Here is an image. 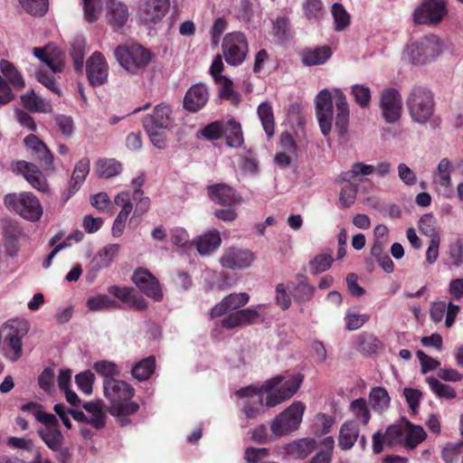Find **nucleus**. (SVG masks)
<instances>
[{
    "instance_id": "f257e3e1",
    "label": "nucleus",
    "mask_w": 463,
    "mask_h": 463,
    "mask_svg": "<svg viewBox=\"0 0 463 463\" xmlns=\"http://www.w3.org/2000/svg\"><path fill=\"white\" fill-rule=\"evenodd\" d=\"M301 383L302 377L298 375H294L288 380L277 376L265 382L260 389L247 387L239 390L237 394L250 398L244 405V412L247 418L253 419L260 414L263 405L273 408L290 399L298 392Z\"/></svg>"
},
{
    "instance_id": "f03ea898",
    "label": "nucleus",
    "mask_w": 463,
    "mask_h": 463,
    "mask_svg": "<svg viewBox=\"0 0 463 463\" xmlns=\"http://www.w3.org/2000/svg\"><path fill=\"white\" fill-rule=\"evenodd\" d=\"M316 115L320 130L327 137L332 130L333 120L340 136L347 131L349 123V105L345 93L339 89L331 92L327 89L321 90L315 99Z\"/></svg>"
},
{
    "instance_id": "7ed1b4c3",
    "label": "nucleus",
    "mask_w": 463,
    "mask_h": 463,
    "mask_svg": "<svg viewBox=\"0 0 463 463\" xmlns=\"http://www.w3.org/2000/svg\"><path fill=\"white\" fill-rule=\"evenodd\" d=\"M104 395L109 401V413L125 426L129 423L128 417L137 412L139 404L130 402L135 389L127 382L118 379H104Z\"/></svg>"
},
{
    "instance_id": "20e7f679",
    "label": "nucleus",
    "mask_w": 463,
    "mask_h": 463,
    "mask_svg": "<svg viewBox=\"0 0 463 463\" xmlns=\"http://www.w3.org/2000/svg\"><path fill=\"white\" fill-rule=\"evenodd\" d=\"M443 40L434 33L411 42L406 47V56L414 65H425L435 61L444 52Z\"/></svg>"
},
{
    "instance_id": "39448f33",
    "label": "nucleus",
    "mask_w": 463,
    "mask_h": 463,
    "mask_svg": "<svg viewBox=\"0 0 463 463\" xmlns=\"http://www.w3.org/2000/svg\"><path fill=\"white\" fill-rule=\"evenodd\" d=\"M406 106L411 120L417 124L428 123L434 115L432 92L426 87L414 86L406 98Z\"/></svg>"
},
{
    "instance_id": "423d86ee",
    "label": "nucleus",
    "mask_w": 463,
    "mask_h": 463,
    "mask_svg": "<svg viewBox=\"0 0 463 463\" xmlns=\"http://www.w3.org/2000/svg\"><path fill=\"white\" fill-rule=\"evenodd\" d=\"M28 331L29 325L25 320L11 319L2 325L3 348L5 357L11 362H17L23 356L22 340Z\"/></svg>"
},
{
    "instance_id": "0eeeda50",
    "label": "nucleus",
    "mask_w": 463,
    "mask_h": 463,
    "mask_svg": "<svg viewBox=\"0 0 463 463\" xmlns=\"http://www.w3.org/2000/svg\"><path fill=\"white\" fill-rule=\"evenodd\" d=\"M4 203L8 210L30 222L39 221L43 213L41 202L30 192L8 194Z\"/></svg>"
},
{
    "instance_id": "6e6552de",
    "label": "nucleus",
    "mask_w": 463,
    "mask_h": 463,
    "mask_svg": "<svg viewBox=\"0 0 463 463\" xmlns=\"http://www.w3.org/2000/svg\"><path fill=\"white\" fill-rule=\"evenodd\" d=\"M305 410L302 402H294L278 414L269 424L272 437L279 439L295 432L301 424Z\"/></svg>"
},
{
    "instance_id": "1a4fd4ad",
    "label": "nucleus",
    "mask_w": 463,
    "mask_h": 463,
    "mask_svg": "<svg viewBox=\"0 0 463 463\" xmlns=\"http://www.w3.org/2000/svg\"><path fill=\"white\" fill-rule=\"evenodd\" d=\"M114 55L119 65L131 74L143 71L151 61V53L139 44L118 45Z\"/></svg>"
},
{
    "instance_id": "9d476101",
    "label": "nucleus",
    "mask_w": 463,
    "mask_h": 463,
    "mask_svg": "<svg viewBox=\"0 0 463 463\" xmlns=\"http://www.w3.org/2000/svg\"><path fill=\"white\" fill-rule=\"evenodd\" d=\"M446 0H421L412 13L415 24L438 25L448 15Z\"/></svg>"
},
{
    "instance_id": "9b49d317",
    "label": "nucleus",
    "mask_w": 463,
    "mask_h": 463,
    "mask_svg": "<svg viewBox=\"0 0 463 463\" xmlns=\"http://www.w3.org/2000/svg\"><path fill=\"white\" fill-rule=\"evenodd\" d=\"M170 8V0H140L137 9L139 22L152 27L162 22Z\"/></svg>"
},
{
    "instance_id": "f8f14e48",
    "label": "nucleus",
    "mask_w": 463,
    "mask_h": 463,
    "mask_svg": "<svg viewBox=\"0 0 463 463\" xmlns=\"http://www.w3.org/2000/svg\"><path fill=\"white\" fill-rule=\"evenodd\" d=\"M222 52L227 63L231 65L241 64L248 52L245 35L239 32L227 34L222 42Z\"/></svg>"
},
{
    "instance_id": "ddd939ff",
    "label": "nucleus",
    "mask_w": 463,
    "mask_h": 463,
    "mask_svg": "<svg viewBox=\"0 0 463 463\" xmlns=\"http://www.w3.org/2000/svg\"><path fill=\"white\" fill-rule=\"evenodd\" d=\"M380 109L384 120L389 124L398 122L402 113L400 92L394 88L384 89L380 96Z\"/></svg>"
},
{
    "instance_id": "4468645a",
    "label": "nucleus",
    "mask_w": 463,
    "mask_h": 463,
    "mask_svg": "<svg viewBox=\"0 0 463 463\" xmlns=\"http://www.w3.org/2000/svg\"><path fill=\"white\" fill-rule=\"evenodd\" d=\"M14 173L22 175L25 180L41 193H48L49 185L42 171L35 165L20 160L12 164Z\"/></svg>"
},
{
    "instance_id": "2eb2a0df",
    "label": "nucleus",
    "mask_w": 463,
    "mask_h": 463,
    "mask_svg": "<svg viewBox=\"0 0 463 463\" xmlns=\"http://www.w3.org/2000/svg\"><path fill=\"white\" fill-rule=\"evenodd\" d=\"M86 73L92 86H100L109 78V64L99 52H94L86 61Z\"/></svg>"
},
{
    "instance_id": "dca6fc26",
    "label": "nucleus",
    "mask_w": 463,
    "mask_h": 463,
    "mask_svg": "<svg viewBox=\"0 0 463 463\" xmlns=\"http://www.w3.org/2000/svg\"><path fill=\"white\" fill-rule=\"evenodd\" d=\"M43 424V427L37 430V434L50 449L52 451L61 450V448L63 446L64 437L59 429V421L56 416L53 414Z\"/></svg>"
},
{
    "instance_id": "f3484780",
    "label": "nucleus",
    "mask_w": 463,
    "mask_h": 463,
    "mask_svg": "<svg viewBox=\"0 0 463 463\" xmlns=\"http://www.w3.org/2000/svg\"><path fill=\"white\" fill-rule=\"evenodd\" d=\"M393 447L399 444L404 446V426L403 422L400 425H392L387 428L383 436L377 431L373 436V449L374 453L379 454L383 451V444Z\"/></svg>"
},
{
    "instance_id": "a211bd4d",
    "label": "nucleus",
    "mask_w": 463,
    "mask_h": 463,
    "mask_svg": "<svg viewBox=\"0 0 463 463\" xmlns=\"http://www.w3.org/2000/svg\"><path fill=\"white\" fill-rule=\"evenodd\" d=\"M136 286L147 297L156 301L163 298V293L157 279L146 269H138L135 271L132 278Z\"/></svg>"
},
{
    "instance_id": "6ab92c4d",
    "label": "nucleus",
    "mask_w": 463,
    "mask_h": 463,
    "mask_svg": "<svg viewBox=\"0 0 463 463\" xmlns=\"http://www.w3.org/2000/svg\"><path fill=\"white\" fill-rule=\"evenodd\" d=\"M128 7L118 0H108L106 3V19L114 31L126 25L129 19Z\"/></svg>"
},
{
    "instance_id": "aec40b11",
    "label": "nucleus",
    "mask_w": 463,
    "mask_h": 463,
    "mask_svg": "<svg viewBox=\"0 0 463 463\" xmlns=\"http://www.w3.org/2000/svg\"><path fill=\"white\" fill-rule=\"evenodd\" d=\"M253 260L254 255L251 251L232 248L223 253L220 262L223 268L236 269L250 267Z\"/></svg>"
},
{
    "instance_id": "412c9836",
    "label": "nucleus",
    "mask_w": 463,
    "mask_h": 463,
    "mask_svg": "<svg viewBox=\"0 0 463 463\" xmlns=\"http://www.w3.org/2000/svg\"><path fill=\"white\" fill-rule=\"evenodd\" d=\"M207 194L213 203L223 206L232 207L241 202V196L226 184H216L208 186Z\"/></svg>"
},
{
    "instance_id": "4be33fe9",
    "label": "nucleus",
    "mask_w": 463,
    "mask_h": 463,
    "mask_svg": "<svg viewBox=\"0 0 463 463\" xmlns=\"http://www.w3.org/2000/svg\"><path fill=\"white\" fill-rule=\"evenodd\" d=\"M33 55L44 62L52 72H61L64 68L63 53L54 45L47 44L43 48H33Z\"/></svg>"
},
{
    "instance_id": "5701e85b",
    "label": "nucleus",
    "mask_w": 463,
    "mask_h": 463,
    "mask_svg": "<svg viewBox=\"0 0 463 463\" xmlns=\"http://www.w3.org/2000/svg\"><path fill=\"white\" fill-rule=\"evenodd\" d=\"M209 99L208 89L202 83L193 85L185 93L184 108L190 112L202 109Z\"/></svg>"
},
{
    "instance_id": "b1692460",
    "label": "nucleus",
    "mask_w": 463,
    "mask_h": 463,
    "mask_svg": "<svg viewBox=\"0 0 463 463\" xmlns=\"http://www.w3.org/2000/svg\"><path fill=\"white\" fill-rule=\"evenodd\" d=\"M249 299L250 296L245 292L232 293L212 308L211 317H218L230 311L236 310L245 306Z\"/></svg>"
},
{
    "instance_id": "393cba45",
    "label": "nucleus",
    "mask_w": 463,
    "mask_h": 463,
    "mask_svg": "<svg viewBox=\"0 0 463 463\" xmlns=\"http://www.w3.org/2000/svg\"><path fill=\"white\" fill-rule=\"evenodd\" d=\"M172 110L170 107L165 103L155 107L153 112L147 115L144 120V127H152L167 129L172 123Z\"/></svg>"
},
{
    "instance_id": "a878e982",
    "label": "nucleus",
    "mask_w": 463,
    "mask_h": 463,
    "mask_svg": "<svg viewBox=\"0 0 463 463\" xmlns=\"http://www.w3.org/2000/svg\"><path fill=\"white\" fill-rule=\"evenodd\" d=\"M260 317L255 308H244L238 310L222 319V326L224 328L232 329L254 323Z\"/></svg>"
},
{
    "instance_id": "bb28decb",
    "label": "nucleus",
    "mask_w": 463,
    "mask_h": 463,
    "mask_svg": "<svg viewBox=\"0 0 463 463\" xmlns=\"http://www.w3.org/2000/svg\"><path fill=\"white\" fill-rule=\"evenodd\" d=\"M120 246L118 243H110L99 250L92 258L90 267L97 272L102 269L109 268L115 257L119 252Z\"/></svg>"
},
{
    "instance_id": "cd10ccee",
    "label": "nucleus",
    "mask_w": 463,
    "mask_h": 463,
    "mask_svg": "<svg viewBox=\"0 0 463 463\" xmlns=\"http://www.w3.org/2000/svg\"><path fill=\"white\" fill-rule=\"evenodd\" d=\"M359 426L356 420L343 423L339 431L338 446L343 450L350 449L359 438Z\"/></svg>"
},
{
    "instance_id": "c85d7f7f",
    "label": "nucleus",
    "mask_w": 463,
    "mask_h": 463,
    "mask_svg": "<svg viewBox=\"0 0 463 463\" xmlns=\"http://www.w3.org/2000/svg\"><path fill=\"white\" fill-rule=\"evenodd\" d=\"M24 142L26 147L36 156V157L43 162L45 165H52L53 163V156L46 146V145L35 135H28L24 137Z\"/></svg>"
},
{
    "instance_id": "c756f323",
    "label": "nucleus",
    "mask_w": 463,
    "mask_h": 463,
    "mask_svg": "<svg viewBox=\"0 0 463 463\" xmlns=\"http://www.w3.org/2000/svg\"><path fill=\"white\" fill-rule=\"evenodd\" d=\"M223 136L226 145L232 148H241L244 144L241 125L233 118L224 123Z\"/></svg>"
},
{
    "instance_id": "7c9ffc66",
    "label": "nucleus",
    "mask_w": 463,
    "mask_h": 463,
    "mask_svg": "<svg viewBox=\"0 0 463 463\" xmlns=\"http://www.w3.org/2000/svg\"><path fill=\"white\" fill-rule=\"evenodd\" d=\"M89 172L90 159L82 158L75 165L71 181L69 183V195L67 199L80 188Z\"/></svg>"
},
{
    "instance_id": "2f4dec72",
    "label": "nucleus",
    "mask_w": 463,
    "mask_h": 463,
    "mask_svg": "<svg viewBox=\"0 0 463 463\" xmlns=\"http://www.w3.org/2000/svg\"><path fill=\"white\" fill-rule=\"evenodd\" d=\"M316 448L313 439H298L285 446V450L295 458H305L311 454Z\"/></svg>"
},
{
    "instance_id": "473e14b6",
    "label": "nucleus",
    "mask_w": 463,
    "mask_h": 463,
    "mask_svg": "<svg viewBox=\"0 0 463 463\" xmlns=\"http://www.w3.org/2000/svg\"><path fill=\"white\" fill-rule=\"evenodd\" d=\"M222 239L218 231H209L199 236L195 244L201 255H207L221 245Z\"/></svg>"
},
{
    "instance_id": "72a5a7b5",
    "label": "nucleus",
    "mask_w": 463,
    "mask_h": 463,
    "mask_svg": "<svg viewBox=\"0 0 463 463\" xmlns=\"http://www.w3.org/2000/svg\"><path fill=\"white\" fill-rule=\"evenodd\" d=\"M298 283L293 287V297L298 303L310 301L315 294V287L309 284L308 279L303 274L296 276Z\"/></svg>"
},
{
    "instance_id": "f704fd0d",
    "label": "nucleus",
    "mask_w": 463,
    "mask_h": 463,
    "mask_svg": "<svg viewBox=\"0 0 463 463\" xmlns=\"http://www.w3.org/2000/svg\"><path fill=\"white\" fill-rule=\"evenodd\" d=\"M0 71L1 76L7 80L9 86L12 85L15 89H23L25 86L22 74L11 61L0 60Z\"/></svg>"
},
{
    "instance_id": "c9c22d12",
    "label": "nucleus",
    "mask_w": 463,
    "mask_h": 463,
    "mask_svg": "<svg viewBox=\"0 0 463 463\" xmlns=\"http://www.w3.org/2000/svg\"><path fill=\"white\" fill-rule=\"evenodd\" d=\"M403 426L404 447L414 449L426 439V432L422 427L412 425L407 420L403 422Z\"/></svg>"
},
{
    "instance_id": "e433bc0d",
    "label": "nucleus",
    "mask_w": 463,
    "mask_h": 463,
    "mask_svg": "<svg viewBox=\"0 0 463 463\" xmlns=\"http://www.w3.org/2000/svg\"><path fill=\"white\" fill-rule=\"evenodd\" d=\"M21 101L31 111L50 113L52 109L51 103L47 99L36 96L33 90L22 95Z\"/></svg>"
},
{
    "instance_id": "4c0bfd02",
    "label": "nucleus",
    "mask_w": 463,
    "mask_h": 463,
    "mask_svg": "<svg viewBox=\"0 0 463 463\" xmlns=\"http://www.w3.org/2000/svg\"><path fill=\"white\" fill-rule=\"evenodd\" d=\"M329 47L323 46L302 52V62L307 66H316L325 63L331 56Z\"/></svg>"
},
{
    "instance_id": "58836bf2",
    "label": "nucleus",
    "mask_w": 463,
    "mask_h": 463,
    "mask_svg": "<svg viewBox=\"0 0 463 463\" xmlns=\"http://www.w3.org/2000/svg\"><path fill=\"white\" fill-rule=\"evenodd\" d=\"M83 408L90 414V417H89V424L96 429L104 427L106 413L103 411L101 401L86 402L83 404Z\"/></svg>"
},
{
    "instance_id": "ea45409f",
    "label": "nucleus",
    "mask_w": 463,
    "mask_h": 463,
    "mask_svg": "<svg viewBox=\"0 0 463 463\" xmlns=\"http://www.w3.org/2000/svg\"><path fill=\"white\" fill-rule=\"evenodd\" d=\"M452 165L448 158H442L437 166V173L434 176V183L445 189H448L452 184L451 180Z\"/></svg>"
},
{
    "instance_id": "a19ab883",
    "label": "nucleus",
    "mask_w": 463,
    "mask_h": 463,
    "mask_svg": "<svg viewBox=\"0 0 463 463\" xmlns=\"http://www.w3.org/2000/svg\"><path fill=\"white\" fill-rule=\"evenodd\" d=\"M426 382L437 397L446 400H453L456 398L457 392L452 386L439 382L433 376L427 377Z\"/></svg>"
},
{
    "instance_id": "79ce46f5",
    "label": "nucleus",
    "mask_w": 463,
    "mask_h": 463,
    "mask_svg": "<svg viewBox=\"0 0 463 463\" xmlns=\"http://www.w3.org/2000/svg\"><path fill=\"white\" fill-rule=\"evenodd\" d=\"M258 116L261 121L263 129L269 137L274 135L275 123L271 106L262 102L258 107Z\"/></svg>"
},
{
    "instance_id": "37998d69",
    "label": "nucleus",
    "mask_w": 463,
    "mask_h": 463,
    "mask_svg": "<svg viewBox=\"0 0 463 463\" xmlns=\"http://www.w3.org/2000/svg\"><path fill=\"white\" fill-rule=\"evenodd\" d=\"M374 173V166L372 165H366L362 162L354 163L351 168L345 172H343L340 175L342 181L351 183L356 177L367 176Z\"/></svg>"
},
{
    "instance_id": "c03bdc74",
    "label": "nucleus",
    "mask_w": 463,
    "mask_h": 463,
    "mask_svg": "<svg viewBox=\"0 0 463 463\" xmlns=\"http://www.w3.org/2000/svg\"><path fill=\"white\" fill-rule=\"evenodd\" d=\"M156 367V361L153 356H149L137 363L132 368V375L139 382L147 380L154 373Z\"/></svg>"
},
{
    "instance_id": "a18cd8bd",
    "label": "nucleus",
    "mask_w": 463,
    "mask_h": 463,
    "mask_svg": "<svg viewBox=\"0 0 463 463\" xmlns=\"http://www.w3.org/2000/svg\"><path fill=\"white\" fill-rule=\"evenodd\" d=\"M86 53V41L82 36H76L71 42V55L73 59L74 67L77 71L83 68L84 56Z\"/></svg>"
},
{
    "instance_id": "49530a36",
    "label": "nucleus",
    "mask_w": 463,
    "mask_h": 463,
    "mask_svg": "<svg viewBox=\"0 0 463 463\" xmlns=\"http://www.w3.org/2000/svg\"><path fill=\"white\" fill-rule=\"evenodd\" d=\"M122 170V165L115 159H100L97 163V173L104 178L118 175Z\"/></svg>"
},
{
    "instance_id": "de8ad7c7",
    "label": "nucleus",
    "mask_w": 463,
    "mask_h": 463,
    "mask_svg": "<svg viewBox=\"0 0 463 463\" xmlns=\"http://www.w3.org/2000/svg\"><path fill=\"white\" fill-rule=\"evenodd\" d=\"M23 10L33 16L42 17L48 11V0H18Z\"/></svg>"
},
{
    "instance_id": "09e8293b",
    "label": "nucleus",
    "mask_w": 463,
    "mask_h": 463,
    "mask_svg": "<svg viewBox=\"0 0 463 463\" xmlns=\"http://www.w3.org/2000/svg\"><path fill=\"white\" fill-rule=\"evenodd\" d=\"M220 84V97L222 99L229 100L232 105H238L241 102V95L233 89V83L227 77L220 78V80L216 81Z\"/></svg>"
},
{
    "instance_id": "8fccbe9b",
    "label": "nucleus",
    "mask_w": 463,
    "mask_h": 463,
    "mask_svg": "<svg viewBox=\"0 0 463 463\" xmlns=\"http://www.w3.org/2000/svg\"><path fill=\"white\" fill-rule=\"evenodd\" d=\"M87 307L92 311H99L117 308L118 307V304L116 300L110 298L107 295H98L91 297L87 300Z\"/></svg>"
},
{
    "instance_id": "3c124183",
    "label": "nucleus",
    "mask_w": 463,
    "mask_h": 463,
    "mask_svg": "<svg viewBox=\"0 0 463 463\" xmlns=\"http://www.w3.org/2000/svg\"><path fill=\"white\" fill-rule=\"evenodd\" d=\"M84 18L89 23L96 22L101 15L103 11V4L101 0H82Z\"/></svg>"
},
{
    "instance_id": "603ef678",
    "label": "nucleus",
    "mask_w": 463,
    "mask_h": 463,
    "mask_svg": "<svg viewBox=\"0 0 463 463\" xmlns=\"http://www.w3.org/2000/svg\"><path fill=\"white\" fill-rule=\"evenodd\" d=\"M350 411L362 424L366 425L370 420L371 414L366 401L363 398L353 401L350 404Z\"/></svg>"
},
{
    "instance_id": "864d4df0",
    "label": "nucleus",
    "mask_w": 463,
    "mask_h": 463,
    "mask_svg": "<svg viewBox=\"0 0 463 463\" xmlns=\"http://www.w3.org/2000/svg\"><path fill=\"white\" fill-rule=\"evenodd\" d=\"M333 263L331 253H321L317 255L309 262V268L312 274H319L329 269Z\"/></svg>"
},
{
    "instance_id": "5fc2aeb1",
    "label": "nucleus",
    "mask_w": 463,
    "mask_h": 463,
    "mask_svg": "<svg viewBox=\"0 0 463 463\" xmlns=\"http://www.w3.org/2000/svg\"><path fill=\"white\" fill-rule=\"evenodd\" d=\"M331 12L335 20V29L336 31H343L350 24V15L341 4H333Z\"/></svg>"
},
{
    "instance_id": "6e6d98bb",
    "label": "nucleus",
    "mask_w": 463,
    "mask_h": 463,
    "mask_svg": "<svg viewBox=\"0 0 463 463\" xmlns=\"http://www.w3.org/2000/svg\"><path fill=\"white\" fill-rule=\"evenodd\" d=\"M358 186L357 184H352V182L342 187L339 194L341 207L344 209L351 207L356 200Z\"/></svg>"
},
{
    "instance_id": "4d7b16f0",
    "label": "nucleus",
    "mask_w": 463,
    "mask_h": 463,
    "mask_svg": "<svg viewBox=\"0 0 463 463\" xmlns=\"http://www.w3.org/2000/svg\"><path fill=\"white\" fill-rule=\"evenodd\" d=\"M380 346V340L372 334H364L359 336L358 350L364 354H373Z\"/></svg>"
},
{
    "instance_id": "13d9d810",
    "label": "nucleus",
    "mask_w": 463,
    "mask_h": 463,
    "mask_svg": "<svg viewBox=\"0 0 463 463\" xmlns=\"http://www.w3.org/2000/svg\"><path fill=\"white\" fill-rule=\"evenodd\" d=\"M370 401L375 410H384L388 407L390 397L385 389L382 387H375L370 392Z\"/></svg>"
},
{
    "instance_id": "bf43d9fd",
    "label": "nucleus",
    "mask_w": 463,
    "mask_h": 463,
    "mask_svg": "<svg viewBox=\"0 0 463 463\" xmlns=\"http://www.w3.org/2000/svg\"><path fill=\"white\" fill-rule=\"evenodd\" d=\"M352 94L355 102L363 109L369 107L371 101V90L363 84H354L352 87Z\"/></svg>"
},
{
    "instance_id": "052dcab7",
    "label": "nucleus",
    "mask_w": 463,
    "mask_h": 463,
    "mask_svg": "<svg viewBox=\"0 0 463 463\" xmlns=\"http://www.w3.org/2000/svg\"><path fill=\"white\" fill-rule=\"evenodd\" d=\"M94 370L102 375L105 379H115L114 376L119 374L118 365L110 361H99L93 365Z\"/></svg>"
},
{
    "instance_id": "680f3d73",
    "label": "nucleus",
    "mask_w": 463,
    "mask_h": 463,
    "mask_svg": "<svg viewBox=\"0 0 463 463\" xmlns=\"http://www.w3.org/2000/svg\"><path fill=\"white\" fill-rule=\"evenodd\" d=\"M436 220L431 215H424L420 220V231L424 235L430 237V240H440L435 228Z\"/></svg>"
},
{
    "instance_id": "e2e57ef3",
    "label": "nucleus",
    "mask_w": 463,
    "mask_h": 463,
    "mask_svg": "<svg viewBox=\"0 0 463 463\" xmlns=\"http://www.w3.org/2000/svg\"><path fill=\"white\" fill-rule=\"evenodd\" d=\"M146 131L151 143L159 149H164L166 146L165 128H159L152 127H144Z\"/></svg>"
},
{
    "instance_id": "0e129e2a",
    "label": "nucleus",
    "mask_w": 463,
    "mask_h": 463,
    "mask_svg": "<svg viewBox=\"0 0 463 463\" xmlns=\"http://www.w3.org/2000/svg\"><path fill=\"white\" fill-rule=\"evenodd\" d=\"M224 123L222 121H214L205 126L201 134L206 139L217 140L223 136Z\"/></svg>"
},
{
    "instance_id": "69168bd1",
    "label": "nucleus",
    "mask_w": 463,
    "mask_h": 463,
    "mask_svg": "<svg viewBox=\"0 0 463 463\" xmlns=\"http://www.w3.org/2000/svg\"><path fill=\"white\" fill-rule=\"evenodd\" d=\"M23 411L28 412L35 417V419L43 423L49 420L53 414L47 413L43 410L42 405L36 402H28L21 406Z\"/></svg>"
},
{
    "instance_id": "338daca9",
    "label": "nucleus",
    "mask_w": 463,
    "mask_h": 463,
    "mask_svg": "<svg viewBox=\"0 0 463 463\" xmlns=\"http://www.w3.org/2000/svg\"><path fill=\"white\" fill-rule=\"evenodd\" d=\"M94 378V374L90 371H86L76 375L75 381L81 392L86 394H90L92 392Z\"/></svg>"
},
{
    "instance_id": "774afa93",
    "label": "nucleus",
    "mask_w": 463,
    "mask_h": 463,
    "mask_svg": "<svg viewBox=\"0 0 463 463\" xmlns=\"http://www.w3.org/2000/svg\"><path fill=\"white\" fill-rule=\"evenodd\" d=\"M370 316L367 314H354L348 311L345 315L346 328L350 331L362 327L368 320Z\"/></svg>"
}]
</instances>
